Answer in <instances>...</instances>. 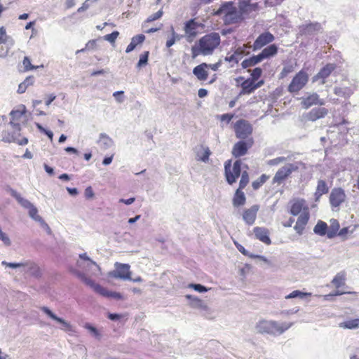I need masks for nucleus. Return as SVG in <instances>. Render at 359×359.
<instances>
[{
  "instance_id": "obj_1",
  "label": "nucleus",
  "mask_w": 359,
  "mask_h": 359,
  "mask_svg": "<svg viewBox=\"0 0 359 359\" xmlns=\"http://www.w3.org/2000/svg\"><path fill=\"white\" fill-rule=\"evenodd\" d=\"M287 212L292 216H297L293 228L299 236H302L310 219V210L306 201L302 198H292L288 203Z\"/></svg>"
},
{
  "instance_id": "obj_2",
  "label": "nucleus",
  "mask_w": 359,
  "mask_h": 359,
  "mask_svg": "<svg viewBox=\"0 0 359 359\" xmlns=\"http://www.w3.org/2000/svg\"><path fill=\"white\" fill-rule=\"evenodd\" d=\"M221 43V37L217 32H211L202 36L191 47V57L212 55Z\"/></svg>"
},
{
  "instance_id": "obj_3",
  "label": "nucleus",
  "mask_w": 359,
  "mask_h": 359,
  "mask_svg": "<svg viewBox=\"0 0 359 359\" xmlns=\"http://www.w3.org/2000/svg\"><path fill=\"white\" fill-rule=\"evenodd\" d=\"M215 15H223V20L225 25H233L241 22L243 17L233 2L228 1L222 4L221 6L214 12Z\"/></svg>"
},
{
  "instance_id": "obj_4",
  "label": "nucleus",
  "mask_w": 359,
  "mask_h": 359,
  "mask_svg": "<svg viewBox=\"0 0 359 359\" xmlns=\"http://www.w3.org/2000/svg\"><path fill=\"white\" fill-rule=\"evenodd\" d=\"M242 161L238 159L233 164L231 160H227L224 163V175L227 183L232 185L235 183L239 176L242 175L244 170H241Z\"/></svg>"
},
{
  "instance_id": "obj_5",
  "label": "nucleus",
  "mask_w": 359,
  "mask_h": 359,
  "mask_svg": "<svg viewBox=\"0 0 359 359\" xmlns=\"http://www.w3.org/2000/svg\"><path fill=\"white\" fill-rule=\"evenodd\" d=\"M288 328V325H279L275 321L266 320H260L256 325L257 332L260 334H282Z\"/></svg>"
},
{
  "instance_id": "obj_6",
  "label": "nucleus",
  "mask_w": 359,
  "mask_h": 359,
  "mask_svg": "<svg viewBox=\"0 0 359 359\" xmlns=\"http://www.w3.org/2000/svg\"><path fill=\"white\" fill-rule=\"evenodd\" d=\"M250 182V176L247 170L242 172V175L239 182V187L236 190L233 197V205L234 207H240L243 205L246 202V198L243 189Z\"/></svg>"
},
{
  "instance_id": "obj_7",
  "label": "nucleus",
  "mask_w": 359,
  "mask_h": 359,
  "mask_svg": "<svg viewBox=\"0 0 359 359\" xmlns=\"http://www.w3.org/2000/svg\"><path fill=\"white\" fill-rule=\"evenodd\" d=\"M298 170V163L285 164L276 171L272 180V184H281L290 177L293 172H297Z\"/></svg>"
},
{
  "instance_id": "obj_8",
  "label": "nucleus",
  "mask_w": 359,
  "mask_h": 359,
  "mask_svg": "<svg viewBox=\"0 0 359 359\" xmlns=\"http://www.w3.org/2000/svg\"><path fill=\"white\" fill-rule=\"evenodd\" d=\"M79 277L85 284L92 287L96 293L103 297H111L117 299L122 298V296L120 293L107 290L100 285L95 283L93 280L86 277L85 274L79 273Z\"/></svg>"
},
{
  "instance_id": "obj_9",
  "label": "nucleus",
  "mask_w": 359,
  "mask_h": 359,
  "mask_svg": "<svg viewBox=\"0 0 359 359\" xmlns=\"http://www.w3.org/2000/svg\"><path fill=\"white\" fill-rule=\"evenodd\" d=\"M309 79V74L304 69L300 70L292 78L288 85L287 90L291 93H298L307 84Z\"/></svg>"
},
{
  "instance_id": "obj_10",
  "label": "nucleus",
  "mask_w": 359,
  "mask_h": 359,
  "mask_svg": "<svg viewBox=\"0 0 359 359\" xmlns=\"http://www.w3.org/2000/svg\"><path fill=\"white\" fill-rule=\"evenodd\" d=\"M346 274L344 271H341L334 277V278L332 280V284L336 287V291L334 293H331L327 295L324 296V299L325 300H329L330 297L333 296H339L342 295L344 294H351V292L346 291V290H340L341 287H344L346 285Z\"/></svg>"
},
{
  "instance_id": "obj_11",
  "label": "nucleus",
  "mask_w": 359,
  "mask_h": 359,
  "mask_svg": "<svg viewBox=\"0 0 359 359\" xmlns=\"http://www.w3.org/2000/svg\"><path fill=\"white\" fill-rule=\"evenodd\" d=\"M346 201L345 191L341 187L333 188L329 196V201L333 210H339L340 206Z\"/></svg>"
},
{
  "instance_id": "obj_12",
  "label": "nucleus",
  "mask_w": 359,
  "mask_h": 359,
  "mask_svg": "<svg viewBox=\"0 0 359 359\" xmlns=\"http://www.w3.org/2000/svg\"><path fill=\"white\" fill-rule=\"evenodd\" d=\"M235 134L237 138L247 140L250 138L252 133V127L250 123L245 120L240 119L237 121L233 126Z\"/></svg>"
},
{
  "instance_id": "obj_13",
  "label": "nucleus",
  "mask_w": 359,
  "mask_h": 359,
  "mask_svg": "<svg viewBox=\"0 0 359 359\" xmlns=\"http://www.w3.org/2000/svg\"><path fill=\"white\" fill-rule=\"evenodd\" d=\"M252 137L237 142L233 147L231 154L235 158H240L248 154V150L253 146Z\"/></svg>"
},
{
  "instance_id": "obj_14",
  "label": "nucleus",
  "mask_w": 359,
  "mask_h": 359,
  "mask_svg": "<svg viewBox=\"0 0 359 359\" xmlns=\"http://www.w3.org/2000/svg\"><path fill=\"white\" fill-rule=\"evenodd\" d=\"M250 47L251 46L248 44H243L242 46L236 48L233 53L230 54L228 53L226 54L224 57V61L229 63L238 64L243 55L249 54L247 49Z\"/></svg>"
},
{
  "instance_id": "obj_15",
  "label": "nucleus",
  "mask_w": 359,
  "mask_h": 359,
  "mask_svg": "<svg viewBox=\"0 0 359 359\" xmlns=\"http://www.w3.org/2000/svg\"><path fill=\"white\" fill-rule=\"evenodd\" d=\"M275 39V36L269 31H266L260 34L255 40L252 45V50L254 51L261 50L266 45H270Z\"/></svg>"
},
{
  "instance_id": "obj_16",
  "label": "nucleus",
  "mask_w": 359,
  "mask_h": 359,
  "mask_svg": "<svg viewBox=\"0 0 359 359\" xmlns=\"http://www.w3.org/2000/svg\"><path fill=\"white\" fill-rule=\"evenodd\" d=\"M263 83V81H259L255 83L253 80L250 79L249 78L244 79L243 81L241 83V89L239 95H241L251 94L258 88L261 87Z\"/></svg>"
},
{
  "instance_id": "obj_17",
  "label": "nucleus",
  "mask_w": 359,
  "mask_h": 359,
  "mask_svg": "<svg viewBox=\"0 0 359 359\" xmlns=\"http://www.w3.org/2000/svg\"><path fill=\"white\" fill-rule=\"evenodd\" d=\"M255 238L266 245H271V240L269 237V230L266 227L256 226L252 229Z\"/></svg>"
},
{
  "instance_id": "obj_18",
  "label": "nucleus",
  "mask_w": 359,
  "mask_h": 359,
  "mask_svg": "<svg viewBox=\"0 0 359 359\" xmlns=\"http://www.w3.org/2000/svg\"><path fill=\"white\" fill-rule=\"evenodd\" d=\"M259 210V205H253L250 208L245 209L243 212V219L248 225L255 223L257 212Z\"/></svg>"
},
{
  "instance_id": "obj_19",
  "label": "nucleus",
  "mask_w": 359,
  "mask_h": 359,
  "mask_svg": "<svg viewBox=\"0 0 359 359\" xmlns=\"http://www.w3.org/2000/svg\"><path fill=\"white\" fill-rule=\"evenodd\" d=\"M301 104L303 108L309 109L313 105H323L325 102L317 93H313L303 98Z\"/></svg>"
},
{
  "instance_id": "obj_20",
  "label": "nucleus",
  "mask_w": 359,
  "mask_h": 359,
  "mask_svg": "<svg viewBox=\"0 0 359 359\" xmlns=\"http://www.w3.org/2000/svg\"><path fill=\"white\" fill-rule=\"evenodd\" d=\"M199 27L200 24L194 19H191L186 22L184 28L186 36L189 39L196 37Z\"/></svg>"
},
{
  "instance_id": "obj_21",
  "label": "nucleus",
  "mask_w": 359,
  "mask_h": 359,
  "mask_svg": "<svg viewBox=\"0 0 359 359\" xmlns=\"http://www.w3.org/2000/svg\"><path fill=\"white\" fill-rule=\"evenodd\" d=\"M337 65L334 63H328L320 69L319 72L313 77V81L319 79H323L322 83H325V79L336 69Z\"/></svg>"
},
{
  "instance_id": "obj_22",
  "label": "nucleus",
  "mask_w": 359,
  "mask_h": 359,
  "mask_svg": "<svg viewBox=\"0 0 359 359\" xmlns=\"http://www.w3.org/2000/svg\"><path fill=\"white\" fill-rule=\"evenodd\" d=\"M278 51V47L276 44H270L262 50V51L257 54L260 62L266 59H269L274 57Z\"/></svg>"
},
{
  "instance_id": "obj_23",
  "label": "nucleus",
  "mask_w": 359,
  "mask_h": 359,
  "mask_svg": "<svg viewBox=\"0 0 359 359\" xmlns=\"http://www.w3.org/2000/svg\"><path fill=\"white\" fill-rule=\"evenodd\" d=\"M327 114L328 110L325 107L313 108L306 114V118L308 121H316L318 119L324 118Z\"/></svg>"
},
{
  "instance_id": "obj_24",
  "label": "nucleus",
  "mask_w": 359,
  "mask_h": 359,
  "mask_svg": "<svg viewBox=\"0 0 359 359\" xmlns=\"http://www.w3.org/2000/svg\"><path fill=\"white\" fill-rule=\"evenodd\" d=\"M193 74L199 81H206L208 77V64L203 62L196 66L193 69Z\"/></svg>"
},
{
  "instance_id": "obj_25",
  "label": "nucleus",
  "mask_w": 359,
  "mask_h": 359,
  "mask_svg": "<svg viewBox=\"0 0 359 359\" xmlns=\"http://www.w3.org/2000/svg\"><path fill=\"white\" fill-rule=\"evenodd\" d=\"M116 274L115 277L124 280H131L130 266L127 264H116Z\"/></svg>"
},
{
  "instance_id": "obj_26",
  "label": "nucleus",
  "mask_w": 359,
  "mask_h": 359,
  "mask_svg": "<svg viewBox=\"0 0 359 359\" xmlns=\"http://www.w3.org/2000/svg\"><path fill=\"white\" fill-rule=\"evenodd\" d=\"M41 310L46 314H47L50 318L61 323L63 325L65 330H66V331H72V326L69 323L66 322L62 318L57 317L48 308L43 306L41 308Z\"/></svg>"
},
{
  "instance_id": "obj_27",
  "label": "nucleus",
  "mask_w": 359,
  "mask_h": 359,
  "mask_svg": "<svg viewBox=\"0 0 359 359\" xmlns=\"http://www.w3.org/2000/svg\"><path fill=\"white\" fill-rule=\"evenodd\" d=\"M258 8L257 4H250L249 2H244L239 5V11L241 13V16L245 18V16L249 15L252 11H255Z\"/></svg>"
},
{
  "instance_id": "obj_28",
  "label": "nucleus",
  "mask_w": 359,
  "mask_h": 359,
  "mask_svg": "<svg viewBox=\"0 0 359 359\" xmlns=\"http://www.w3.org/2000/svg\"><path fill=\"white\" fill-rule=\"evenodd\" d=\"M334 93L339 97L348 99L353 95V90L348 86H339L334 88Z\"/></svg>"
},
{
  "instance_id": "obj_29",
  "label": "nucleus",
  "mask_w": 359,
  "mask_h": 359,
  "mask_svg": "<svg viewBox=\"0 0 359 359\" xmlns=\"http://www.w3.org/2000/svg\"><path fill=\"white\" fill-rule=\"evenodd\" d=\"M340 228L339 222L336 219H331L330 220V226H328L327 238H333L337 236Z\"/></svg>"
},
{
  "instance_id": "obj_30",
  "label": "nucleus",
  "mask_w": 359,
  "mask_h": 359,
  "mask_svg": "<svg viewBox=\"0 0 359 359\" xmlns=\"http://www.w3.org/2000/svg\"><path fill=\"white\" fill-rule=\"evenodd\" d=\"M144 40L145 36L142 34L134 36L132 38L130 43L127 46L126 52L130 53L133 51L138 44L143 43Z\"/></svg>"
},
{
  "instance_id": "obj_31",
  "label": "nucleus",
  "mask_w": 359,
  "mask_h": 359,
  "mask_svg": "<svg viewBox=\"0 0 359 359\" xmlns=\"http://www.w3.org/2000/svg\"><path fill=\"white\" fill-rule=\"evenodd\" d=\"M313 231L316 234L324 236H327L328 233V225L326 222L319 220L313 228Z\"/></svg>"
},
{
  "instance_id": "obj_32",
  "label": "nucleus",
  "mask_w": 359,
  "mask_h": 359,
  "mask_svg": "<svg viewBox=\"0 0 359 359\" xmlns=\"http://www.w3.org/2000/svg\"><path fill=\"white\" fill-rule=\"evenodd\" d=\"M34 77L33 76H27L24 81L19 84L17 92L19 94L24 93L29 86L34 84Z\"/></svg>"
},
{
  "instance_id": "obj_33",
  "label": "nucleus",
  "mask_w": 359,
  "mask_h": 359,
  "mask_svg": "<svg viewBox=\"0 0 359 359\" xmlns=\"http://www.w3.org/2000/svg\"><path fill=\"white\" fill-rule=\"evenodd\" d=\"M260 62L259 57H257V55H252L248 58L245 59L241 62V67L243 69L249 68L251 67H253L257 64H259Z\"/></svg>"
},
{
  "instance_id": "obj_34",
  "label": "nucleus",
  "mask_w": 359,
  "mask_h": 359,
  "mask_svg": "<svg viewBox=\"0 0 359 359\" xmlns=\"http://www.w3.org/2000/svg\"><path fill=\"white\" fill-rule=\"evenodd\" d=\"M97 143L103 149H107L111 146L113 142L112 140L106 134L102 133L100 135Z\"/></svg>"
},
{
  "instance_id": "obj_35",
  "label": "nucleus",
  "mask_w": 359,
  "mask_h": 359,
  "mask_svg": "<svg viewBox=\"0 0 359 359\" xmlns=\"http://www.w3.org/2000/svg\"><path fill=\"white\" fill-rule=\"evenodd\" d=\"M269 175L262 174L258 179L252 182V187L254 190L259 189L269 179Z\"/></svg>"
},
{
  "instance_id": "obj_36",
  "label": "nucleus",
  "mask_w": 359,
  "mask_h": 359,
  "mask_svg": "<svg viewBox=\"0 0 359 359\" xmlns=\"http://www.w3.org/2000/svg\"><path fill=\"white\" fill-rule=\"evenodd\" d=\"M11 195L13 197H14L18 201V202L22 207H24L27 209L29 208L32 205H33L29 201L21 197V196L18 193H17L15 190L11 191Z\"/></svg>"
},
{
  "instance_id": "obj_37",
  "label": "nucleus",
  "mask_w": 359,
  "mask_h": 359,
  "mask_svg": "<svg viewBox=\"0 0 359 359\" xmlns=\"http://www.w3.org/2000/svg\"><path fill=\"white\" fill-rule=\"evenodd\" d=\"M340 326L346 329L359 328V318L351 319L341 323Z\"/></svg>"
},
{
  "instance_id": "obj_38",
  "label": "nucleus",
  "mask_w": 359,
  "mask_h": 359,
  "mask_svg": "<svg viewBox=\"0 0 359 359\" xmlns=\"http://www.w3.org/2000/svg\"><path fill=\"white\" fill-rule=\"evenodd\" d=\"M203 152L202 154L198 152L196 154V159L197 161H201L203 162H208L209 160V157L211 155V151L208 147H203Z\"/></svg>"
},
{
  "instance_id": "obj_39",
  "label": "nucleus",
  "mask_w": 359,
  "mask_h": 359,
  "mask_svg": "<svg viewBox=\"0 0 359 359\" xmlns=\"http://www.w3.org/2000/svg\"><path fill=\"white\" fill-rule=\"evenodd\" d=\"M294 71V65L293 64H286L284 65L282 71L279 74L280 79H284L287 76L290 74Z\"/></svg>"
},
{
  "instance_id": "obj_40",
  "label": "nucleus",
  "mask_w": 359,
  "mask_h": 359,
  "mask_svg": "<svg viewBox=\"0 0 359 359\" xmlns=\"http://www.w3.org/2000/svg\"><path fill=\"white\" fill-rule=\"evenodd\" d=\"M10 43L11 45L13 44V40L7 35L6 30L4 27H0V43Z\"/></svg>"
},
{
  "instance_id": "obj_41",
  "label": "nucleus",
  "mask_w": 359,
  "mask_h": 359,
  "mask_svg": "<svg viewBox=\"0 0 359 359\" xmlns=\"http://www.w3.org/2000/svg\"><path fill=\"white\" fill-rule=\"evenodd\" d=\"M320 28V25L318 22L315 23H309L302 25V31L304 33H309L312 31L318 30Z\"/></svg>"
},
{
  "instance_id": "obj_42",
  "label": "nucleus",
  "mask_w": 359,
  "mask_h": 359,
  "mask_svg": "<svg viewBox=\"0 0 359 359\" xmlns=\"http://www.w3.org/2000/svg\"><path fill=\"white\" fill-rule=\"evenodd\" d=\"M316 192L320 195L325 194L328 192V187L325 181L320 180L318 182Z\"/></svg>"
},
{
  "instance_id": "obj_43",
  "label": "nucleus",
  "mask_w": 359,
  "mask_h": 359,
  "mask_svg": "<svg viewBox=\"0 0 359 359\" xmlns=\"http://www.w3.org/2000/svg\"><path fill=\"white\" fill-rule=\"evenodd\" d=\"M310 295H311L310 293L304 292L300 290H294L291 293L287 294L285 297V299H292V298H297V297L300 298V299H304V297H306L307 296H310Z\"/></svg>"
},
{
  "instance_id": "obj_44",
  "label": "nucleus",
  "mask_w": 359,
  "mask_h": 359,
  "mask_svg": "<svg viewBox=\"0 0 359 359\" xmlns=\"http://www.w3.org/2000/svg\"><path fill=\"white\" fill-rule=\"evenodd\" d=\"M23 115H24L23 111H20L19 110L12 111L11 113V123L19 126V125H20L19 123H15V122L20 121V119L23 116Z\"/></svg>"
},
{
  "instance_id": "obj_45",
  "label": "nucleus",
  "mask_w": 359,
  "mask_h": 359,
  "mask_svg": "<svg viewBox=\"0 0 359 359\" xmlns=\"http://www.w3.org/2000/svg\"><path fill=\"white\" fill-rule=\"evenodd\" d=\"M262 74V69L260 67H256L253 70H252L250 73V79L253 80L255 83L258 82V79L261 77Z\"/></svg>"
},
{
  "instance_id": "obj_46",
  "label": "nucleus",
  "mask_w": 359,
  "mask_h": 359,
  "mask_svg": "<svg viewBox=\"0 0 359 359\" xmlns=\"http://www.w3.org/2000/svg\"><path fill=\"white\" fill-rule=\"evenodd\" d=\"M149 55V51H144L143 53H142L140 55V60L137 63V67H141L142 66H144L147 64L148 58Z\"/></svg>"
},
{
  "instance_id": "obj_47",
  "label": "nucleus",
  "mask_w": 359,
  "mask_h": 359,
  "mask_svg": "<svg viewBox=\"0 0 359 359\" xmlns=\"http://www.w3.org/2000/svg\"><path fill=\"white\" fill-rule=\"evenodd\" d=\"M118 35L119 32L118 31H114L111 34L105 35L104 36V40L110 42L111 43H114Z\"/></svg>"
},
{
  "instance_id": "obj_48",
  "label": "nucleus",
  "mask_w": 359,
  "mask_h": 359,
  "mask_svg": "<svg viewBox=\"0 0 359 359\" xmlns=\"http://www.w3.org/2000/svg\"><path fill=\"white\" fill-rule=\"evenodd\" d=\"M9 45H11L10 43H0V57H4L8 55L9 49H10Z\"/></svg>"
},
{
  "instance_id": "obj_49",
  "label": "nucleus",
  "mask_w": 359,
  "mask_h": 359,
  "mask_svg": "<svg viewBox=\"0 0 359 359\" xmlns=\"http://www.w3.org/2000/svg\"><path fill=\"white\" fill-rule=\"evenodd\" d=\"M286 161V158L284 156H279L268 161L267 164L270 166L278 165L280 163Z\"/></svg>"
},
{
  "instance_id": "obj_50",
  "label": "nucleus",
  "mask_w": 359,
  "mask_h": 359,
  "mask_svg": "<svg viewBox=\"0 0 359 359\" xmlns=\"http://www.w3.org/2000/svg\"><path fill=\"white\" fill-rule=\"evenodd\" d=\"M29 209V216L33 218L36 221L41 220V217L38 215V210L36 208H35L34 205H32Z\"/></svg>"
},
{
  "instance_id": "obj_51",
  "label": "nucleus",
  "mask_w": 359,
  "mask_h": 359,
  "mask_svg": "<svg viewBox=\"0 0 359 359\" xmlns=\"http://www.w3.org/2000/svg\"><path fill=\"white\" fill-rule=\"evenodd\" d=\"M22 64L24 66V70L25 72L36 69V67L32 65L31 61L28 57H24Z\"/></svg>"
},
{
  "instance_id": "obj_52",
  "label": "nucleus",
  "mask_w": 359,
  "mask_h": 359,
  "mask_svg": "<svg viewBox=\"0 0 359 359\" xmlns=\"http://www.w3.org/2000/svg\"><path fill=\"white\" fill-rule=\"evenodd\" d=\"M233 117L234 114H224L218 116V119H219L222 122L229 123Z\"/></svg>"
},
{
  "instance_id": "obj_53",
  "label": "nucleus",
  "mask_w": 359,
  "mask_h": 359,
  "mask_svg": "<svg viewBox=\"0 0 359 359\" xmlns=\"http://www.w3.org/2000/svg\"><path fill=\"white\" fill-rule=\"evenodd\" d=\"M84 327L89 330L95 337H100V333L98 330L93 326H92L89 323H86Z\"/></svg>"
},
{
  "instance_id": "obj_54",
  "label": "nucleus",
  "mask_w": 359,
  "mask_h": 359,
  "mask_svg": "<svg viewBox=\"0 0 359 359\" xmlns=\"http://www.w3.org/2000/svg\"><path fill=\"white\" fill-rule=\"evenodd\" d=\"M162 15H163V12H162V11L160 10V11H157L156 13L149 16V18L147 19V22H151L156 20H158L162 16Z\"/></svg>"
},
{
  "instance_id": "obj_55",
  "label": "nucleus",
  "mask_w": 359,
  "mask_h": 359,
  "mask_svg": "<svg viewBox=\"0 0 359 359\" xmlns=\"http://www.w3.org/2000/svg\"><path fill=\"white\" fill-rule=\"evenodd\" d=\"M189 287L199 292H204L208 291V289L205 286L200 284H190Z\"/></svg>"
},
{
  "instance_id": "obj_56",
  "label": "nucleus",
  "mask_w": 359,
  "mask_h": 359,
  "mask_svg": "<svg viewBox=\"0 0 359 359\" xmlns=\"http://www.w3.org/2000/svg\"><path fill=\"white\" fill-rule=\"evenodd\" d=\"M222 65V60H219L214 64H208V69H210L213 71H217Z\"/></svg>"
},
{
  "instance_id": "obj_57",
  "label": "nucleus",
  "mask_w": 359,
  "mask_h": 359,
  "mask_svg": "<svg viewBox=\"0 0 359 359\" xmlns=\"http://www.w3.org/2000/svg\"><path fill=\"white\" fill-rule=\"evenodd\" d=\"M86 198H92L94 196V192L91 187H88L84 191Z\"/></svg>"
},
{
  "instance_id": "obj_58",
  "label": "nucleus",
  "mask_w": 359,
  "mask_h": 359,
  "mask_svg": "<svg viewBox=\"0 0 359 359\" xmlns=\"http://www.w3.org/2000/svg\"><path fill=\"white\" fill-rule=\"evenodd\" d=\"M96 46L97 41L95 39L90 40L86 44V48H87V50H93L95 48Z\"/></svg>"
},
{
  "instance_id": "obj_59",
  "label": "nucleus",
  "mask_w": 359,
  "mask_h": 359,
  "mask_svg": "<svg viewBox=\"0 0 359 359\" xmlns=\"http://www.w3.org/2000/svg\"><path fill=\"white\" fill-rule=\"evenodd\" d=\"M3 265H6L10 268H17L22 266H25V264L23 263H11V262H6L5 261L2 262Z\"/></svg>"
},
{
  "instance_id": "obj_60",
  "label": "nucleus",
  "mask_w": 359,
  "mask_h": 359,
  "mask_svg": "<svg viewBox=\"0 0 359 359\" xmlns=\"http://www.w3.org/2000/svg\"><path fill=\"white\" fill-rule=\"evenodd\" d=\"M234 244H235L236 248L238 249V250L240 252H241L243 255H248V251L245 249V248L243 245H241V244H239L236 241H234Z\"/></svg>"
},
{
  "instance_id": "obj_61",
  "label": "nucleus",
  "mask_w": 359,
  "mask_h": 359,
  "mask_svg": "<svg viewBox=\"0 0 359 359\" xmlns=\"http://www.w3.org/2000/svg\"><path fill=\"white\" fill-rule=\"evenodd\" d=\"M186 298L188 299L192 300L193 302H194L195 304H196L198 305L202 304V300L198 297H192L190 294H187V295H186Z\"/></svg>"
},
{
  "instance_id": "obj_62",
  "label": "nucleus",
  "mask_w": 359,
  "mask_h": 359,
  "mask_svg": "<svg viewBox=\"0 0 359 359\" xmlns=\"http://www.w3.org/2000/svg\"><path fill=\"white\" fill-rule=\"evenodd\" d=\"M56 98V96L54 94H50L47 96V98L45 101V104L46 106H49L52 102H53Z\"/></svg>"
},
{
  "instance_id": "obj_63",
  "label": "nucleus",
  "mask_w": 359,
  "mask_h": 359,
  "mask_svg": "<svg viewBox=\"0 0 359 359\" xmlns=\"http://www.w3.org/2000/svg\"><path fill=\"white\" fill-rule=\"evenodd\" d=\"M90 6V2L88 0H86L85 2L82 4V6L78 8L77 11L81 13L87 10Z\"/></svg>"
},
{
  "instance_id": "obj_64",
  "label": "nucleus",
  "mask_w": 359,
  "mask_h": 359,
  "mask_svg": "<svg viewBox=\"0 0 359 359\" xmlns=\"http://www.w3.org/2000/svg\"><path fill=\"white\" fill-rule=\"evenodd\" d=\"M349 233L348 227H344L342 229H339L337 236H345Z\"/></svg>"
}]
</instances>
